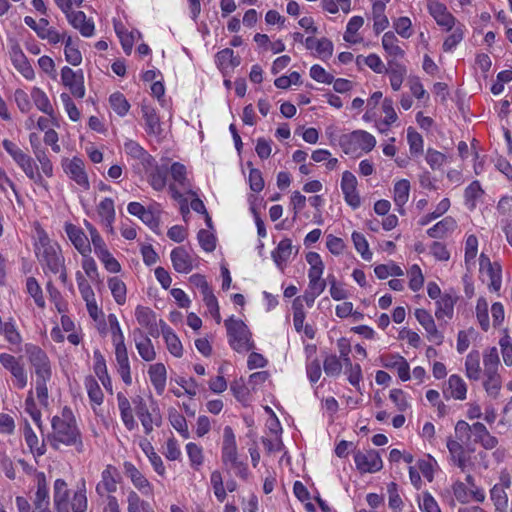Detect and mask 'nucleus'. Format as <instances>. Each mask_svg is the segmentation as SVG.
Wrapping results in <instances>:
<instances>
[{"label":"nucleus","mask_w":512,"mask_h":512,"mask_svg":"<svg viewBox=\"0 0 512 512\" xmlns=\"http://www.w3.org/2000/svg\"><path fill=\"white\" fill-rule=\"evenodd\" d=\"M48 440L54 449H60L61 445L73 446L77 452L84 451L81 433L71 411L64 409L61 416L52 419V433Z\"/></svg>","instance_id":"3"},{"label":"nucleus","mask_w":512,"mask_h":512,"mask_svg":"<svg viewBox=\"0 0 512 512\" xmlns=\"http://www.w3.org/2000/svg\"><path fill=\"white\" fill-rule=\"evenodd\" d=\"M2 144L5 151L12 157V159L18 166H21L24 163L33 159L30 155L25 153L17 144L8 139H4Z\"/></svg>","instance_id":"43"},{"label":"nucleus","mask_w":512,"mask_h":512,"mask_svg":"<svg viewBox=\"0 0 512 512\" xmlns=\"http://www.w3.org/2000/svg\"><path fill=\"white\" fill-rule=\"evenodd\" d=\"M480 353L472 350L465 358V374L468 379L478 381L481 377Z\"/></svg>","instance_id":"34"},{"label":"nucleus","mask_w":512,"mask_h":512,"mask_svg":"<svg viewBox=\"0 0 512 512\" xmlns=\"http://www.w3.org/2000/svg\"><path fill=\"white\" fill-rule=\"evenodd\" d=\"M135 317L139 325L148 330L149 335L152 337L159 336L156 314L149 307L137 306L135 310Z\"/></svg>","instance_id":"24"},{"label":"nucleus","mask_w":512,"mask_h":512,"mask_svg":"<svg viewBox=\"0 0 512 512\" xmlns=\"http://www.w3.org/2000/svg\"><path fill=\"white\" fill-rule=\"evenodd\" d=\"M112 109L119 115L125 116L130 108L127 99L121 93H114L109 98Z\"/></svg>","instance_id":"64"},{"label":"nucleus","mask_w":512,"mask_h":512,"mask_svg":"<svg viewBox=\"0 0 512 512\" xmlns=\"http://www.w3.org/2000/svg\"><path fill=\"white\" fill-rule=\"evenodd\" d=\"M382 47L385 52L393 58H402L404 50L399 46V40L391 31L386 32L382 37Z\"/></svg>","instance_id":"39"},{"label":"nucleus","mask_w":512,"mask_h":512,"mask_svg":"<svg viewBox=\"0 0 512 512\" xmlns=\"http://www.w3.org/2000/svg\"><path fill=\"white\" fill-rule=\"evenodd\" d=\"M381 364L387 369H396L402 381L410 379V367L406 359L399 354H388L381 357Z\"/></svg>","instance_id":"21"},{"label":"nucleus","mask_w":512,"mask_h":512,"mask_svg":"<svg viewBox=\"0 0 512 512\" xmlns=\"http://www.w3.org/2000/svg\"><path fill=\"white\" fill-rule=\"evenodd\" d=\"M293 252V245L290 239H283L279 242L275 251L272 252V257L278 266L286 263Z\"/></svg>","instance_id":"44"},{"label":"nucleus","mask_w":512,"mask_h":512,"mask_svg":"<svg viewBox=\"0 0 512 512\" xmlns=\"http://www.w3.org/2000/svg\"><path fill=\"white\" fill-rule=\"evenodd\" d=\"M135 345L140 357L144 361L150 362L156 358V352L149 337L142 336L140 339H136Z\"/></svg>","instance_id":"45"},{"label":"nucleus","mask_w":512,"mask_h":512,"mask_svg":"<svg viewBox=\"0 0 512 512\" xmlns=\"http://www.w3.org/2000/svg\"><path fill=\"white\" fill-rule=\"evenodd\" d=\"M36 482V491L32 499L34 512H52L50 510L48 483L43 472L36 473Z\"/></svg>","instance_id":"13"},{"label":"nucleus","mask_w":512,"mask_h":512,"mask_svg":"<svg viewBox=\"0 0 512 512\" xmlns=\"http://www.w3.org/2000/svg\"><path fill=\"white\" fill-rule=\"evenodd\" d=\"M141 113L145 121V131L147 132V134L153 136L161 135L162 127L160 118L157 115L156 110L147 104H142Z\"/></svg>","instance_id":"28"},{"label":"nucleus","mask_w":512,"mask_h":512,"mask_svg":"<svg viewBox=\"0 0 512 512\" xmlns=\"http://www.w3.org/2000/svg\"><path fill=\"white\" fill-rule=\"evenodd\" d=\"M352 241L355 249L361 254L364 260L369 261L372 259V252L370 251L368 242L363 234L354 232L352 234Z\"/></svg>","instance_id":"63"},{"label":"nucleus","mask_w":512,"mask_h":512,"mask_svg":"<svg viewBox=\"0 0 512 512\" xmlns=\"http://www.w3.org/2000/svg\"><path fill=\"white\" fill-rule=\"evenodd\" d=\"M487 433H489L488 429L481 422L469 425L466 421L460 420L456 423V439L449 438L447 440V448L453 464L462 472L472 464L469 455L470 452L474 451L473 448H470L471 438L473 437V443H477Z\"/></svg>","instance_id":"1"},{"label":"nucleus","mask_w":512,"mask_h":512,"mask_svg":"<svg viewBox=\"0 0 512 512\" xmlns=\"http://www.w3.org/2000/svg\"><path fill=\"white\" fill-rule=\"evenodd\" d=\"M115 358L117 363V370L123 382L127 385L131 384V370L126 345L115 347Z\"/></svg>","instance_id":"30"},{"label":"nucleus","mask_w":512,"mask_h":512,"mask_svg":"<svg viewBox=\"0 0 512 512\" xmlns=\"http://www.w3.org/2000/svg\"><path fill=\"white\" fill-rule=\"evenodd\" d=\"M166 173L167 168L165 167H156L148 176V181L153 189L157 191H161L166 186Z\"/></svg>","instance_id":"60"},{"label":"nucleus","mask_w":512,"mask_h":512,"mask_svg":"<svg viewBox=\"0 0 512 512\" xmlns=\"http://www.w3.org/2000/svg\"><path fill=\"white\" fill-rule=\"evenodd\" d=\"M484 191L481 188L479 181H473L466 189H465V200L466 205L470 210L476 207V201L482 197Z\"/></svg>","instance_id":"58"},{"label":"nucleus","mask_w":512,"mask_h":512,"mask_svg":"<svg viewBox=\"0 0 512 512\" xmlns=\"http://www.w3.org/2000/svg\"><path fill=\"white\" fill-rule=\"evenodd\" d=\"M97 215L101 224L106 228L107 232L113 234V223L115 220V206L111 198H104L97 205Z\"/></svg>","instance_id":"25"},{"label":"nucleus","mask_w":512,"mask_h":512,"mask_svg":"<svg viewBox=\"0 0 512 512\" xmlns=\"http://www.w3.org/2000/svg\"><path fill=\"white\" fill-rule=\"evenodd\" d=\"M354 462L360 473H375L382 469L383 462L376 450L356 451Z\"/></svg>","instance_id":"11"},{"label":"nucleus","mask_w":512,"mask_h":512,"mask_svg":"<svg viewBox=\"0 0 512 512\" xmlns=\"http://www.w3.org/2000/svg\"><path fill=\"white\" fill-rule=\"evenodd\" d=\"M451 489H452L453 496L459 503L467 504L471 500H473L471 491L469 490L468 486L464 482H462L460 480L455 481L452 484Z\"/></svg>","instance_id":"59"},{"label":"nucleus","mask_w":512,"mask_h":512,"mask_svg":"<svg viewBox=\"0 0 512 512\" xmlns=\"http://www.w3.org/2000/svg\"><path fill=\"white\" fill-rule=\"evenodd\" d=\"M61 81L71 94L77 98L85 96L84 76L82 70L74 71L70 67L65 66L61 69Z\"/></svg>","instance_id":"15"},{"label":"nucleus","mask_w":512,"mask_h":512,"mask_svg":"<svg viewBox=\"0 0 512 512\" xmlns=\"http://www.w3.org/2000/svg\"><path fill=\"white\" fill-rule=\"evenodd\" d=\"M364 19L361 16H353L347 23L346 31L344 33V40L351 44H358L363 41V38L357 33L363 26Z\"/></svg>","instance_id":"38"},{"label":"nucleus","mask_w":512,"mask_h":512,"mask_svg":"<svg viewBox=\"0 0 512 512\" xmlns=\"http://www.w3.org/2000/svg\"><path fill=\"white\" fill-rule=\"evenodd\" d=\"M456 227L457 223L455 219L447 216L429 228L427 230V235L431 238L440 239L445 237L448 233L453 232Z\"/></svg>","instance_id":"36"},{"label":"nucleus","mask_w":512,"mask_h":512,"mask_svg":"<svg viewBox=\"0 0 512 512\" xmlns=\"http://www.w3.org/2000/svg\"><path fill=\"white\" fill-rule=\"evenodd\" d=\"M31 98H32L35 106L41 112L53 117L54 109L49 101L48 96L42 89H40L38 87H33L31 90Z\"/></svg>","instance_id":"41"},{"label":"nucleus","mask_w":512,"mask_h":512,"mask_svg":"<svg viewBox=\"0 0 512 512\" xmlns=\"http://www.w3.org/2000/svg\"><path fill=\"white\" fill-rule=\"evenodd\" d=\"M353 141L364 151H371L376 145L375 137L366 131H355L352 133Z\"/></svg>","instance_id":"53"},{"label":"nucleus","mask_w":512,"mask_h":512,"mask_svg":"<svg viewBox=\"0 0 512 512\" xmlns=\"http://www.w3.org/2000/svg\"><path fill=\"white\" fill-rule=\"evenodd\" d=\"M216 59L221 69L235 68L240 64V58L234 55L232 49L226 48L217 53Z\"/></svg>","instance_id":"49"},{"label":"nucleus","mask_w":512,"mask_h":512,"mask_svg":"<svg viewBox=\"0 0 512 512\" xmlns=\"http://www.w3.org/2000/svg\"><path fill=\"white\" fill-rule=\"evenodd\" d=\"M444 394L456 400H464L466 399L467 385L459 375L453 374L448 379V386L444 390Z\"/></svg>","instance_id":"32"},{"label":"nucleus","mask_w":512,"mask_h":512,"mask_svg":"<svg viewBox=\"0 0 512 512\" xmlns=\"http://www.w3.org/2000/svg\"><path fill=\"white\" fill-rule=\"evenodd\" d=\"M407 142L409 144L411 156L418 157L423 153V138L412 127L407 129Z\"/></svg>","instance_id":"50"},{"label":"nucleus","mask_w":512,"mask_h":512,"mask_svg":"<svg viewBox=\"0 0 512 512\" xmlns=\"http://www.w3.org/2000/svg\"><path fill=\"white\" fill-rule=\"evenodd\" d=\"M478 252V239L475 235H469L465 242V265L468 270L475 265Z\"/></svg>","instance_id":"52"},{"label":"nucleus","mask_w":512,"mask_h":512,"mask_svg":"<svg viewBox=\"0 0 512 512\" xmlns=\"http://www.w3.org/2000/svg\"><path fill=\"white\" fill-rule=\"evenodd\" d=\"M65 173L84 191L90 188L88 175L85 171V165L82 159L74 157L63 163Z\"/></svg>","instance_id":"14"},{"label":"nucleus","mask_w":512,"mask_h":512,"mask_svg":"<svg viewBox=\"0 0 512 512\" xmlns=\"http://www.w3.org/2000/svg\"><path fill=\"white\" fill-rule=\"evenodd\" d=\"M511 484L512 477L508 470H501L498 476V482L494 484L489 491L495 512H508L509 499L507 490L510 489Z\"/></svg>","instance_id":"9"},{"label":"nucleus","mask_w":512,"mask_h":512,"mask_svg":"<svg viewBox=\"0 0 512 512\" xmlns=\"http://www.w3.org/2000/svg\"><path fill=\"white\" fill-rule=\"evenodd\" d=\"M108 287L117 304L123 305L126 302V285L118 277H112L108 280Z\"/></svg>","instance_id":"48"},{"label":"nucleus","mask_w":512,"mask_h":512,"mask_svg":"<svg viewBox=\"0 0 512 512\" xmlns=\"http://www.w3.org/2000/svg\"><path fill=\"white\" fill-rule=\"evenodd\" d=\"M389 68L386 69V73L389 74L390 85L394 91L400 90L404 77L406 75V68L393 60L388 61Z\"/></svg>","instance_id":"37"},{"label":"nucleus","mask_w":512,"mask_h":512,"mask_svg":"<svg viewBox=\"0 0 512 512\" xmlns=\"http://www.w3.org/2000/svg\"><path fill=\"white\" fill-rule=\"evenodd\" d=\"M225 326L227 329L229 344L235 351L245 353L253 348L251 334L242 320L229 318L225 321Z\"/></svg>","instance_id":"8"},{"label":"nucleus","mask_w":512,"mask_h":512,"mask_svg":"<svg viewBox=\"0 0 512 512\" xmlns=\"http://www.w3.org/2000/svg\"><path fill=\"white\" fill-rule=\"evenodd\" d=\"M170 173L176 185L180 186L183 190L189 189L190 184L186 176V168L183 164L173 163Z\"/></svg>","instance_id":"54"},{"label":"nucleus","mask_w":512,"mask_h":512,"mask_svg":"<svg viewBox=\"0 0 512 512\" xmlns=\"http://www.w3.org/2000/svg\"><path fill=\"white\" fill-rule=\"evenodd\" d=\"M127 512H151V508L136 491L130 490L127 495Z\"/></svg>","instance_id":"47"},{"label":"nucleus","mask_w":512,"mask_h":512,"mask_svg":"<svg viewBox=\"0 0 512 512\" xmlns=\"http://www.w3.org/2000/svg\"><path fill=\"white\" fill-rule=\"evenodd\" d=\"M160 328L168 351L175 357L183 355V346L174 331L162 320H160Z\"/></svg>","instance_id":"31"},{"label":"nucleus","mask_w":512,"mask_h":512,"mask_svg":"<svg viewBox=\"0 0 512 512\" xmlns=\"http://www.w3.org/2000/svg\"><path fill=\"white\" fill-rule=\"evenodd\" d=\"M390 0H373L372 19L373 30L376 35L380 34L389 26V20L385 15L386 4Z\"/></svg>","instance_id":"27"},{"label":"nucleus","mask_w":512,"mask_h":512,"mask_svg":"<svg viewBox=\"0 0 512 512\" xmlns=\"http://www.w3.org/2000/svg\"><path fill=\"white\" fill-rule=\"evenodd\" d=\"M53 505L56 512H86L88 500L85 480H81L71 497L65 480L56 479L53 486Z\"/></svg>","instance_id":"4"},{"label":"nucleus","mask_w":512,"mask_h":512,"mask_svg":"<svg viewBox=\"0 0 512 512\" xmlns=\"http://www.w3.org/2000/svg\"><path fill=\"white\" fill-rule=\"evenodd\" d=\"M171 261L173 268L178 273L187 274L193 269V259L183 247H177L172 250Z\"/></svg>","instance_id":"29"},{"label":"nucleus","mask_w":512,"mask_h":512,"mask_svg":"<svg viewBox=\"0 0 512 512\" xmlns=\"http://www.w3.org/2000/svg\"><path fill=\"white\" fill-rule=\"evenodd\" d=\"M293 493L300 502L304 503L307 512H317L316 506L310 501V492L302 482L295 481Z\"/></svg>","instance_id":"46"},{"label":"nucleus","mask_w":512,"mask_h":512,"mask_svg":"<svg viewBox=\"0 0 512 512\" xmlns=\"http://www.w3.org/2000/svg\"><path fill=\"white\" fill-rule=\"evenodd\" d=\"M415 317L427 332V338L429 339V341L434 342L437 345H440L444 337L438 331L431 314L425 309H416Z\"/></svg>","instance_id":"19"},{"label":"nucleus","mask_w":512,"mask_h":512,"mask_svg":"<svg viewBox=\"0 0 512 512\" xmlns=\"http://www.w3.org/2000/svg\"><path fill=\"white\" fill-rule=\"evenodd\" d=\"M427 7L429 13L439 26L445 28L447 31L453 29L456 23V18L448 12L445 5L436 0H428Z\"/></svg>","instance_id":"16"},{"label":"nucleus","mask_w":512,"mask_h":512,"mask_svg":"<svg viewBox=\"0 0 512 512\" xmlns=\"http://www.w3.org/2000/svg\"><path fill=\"white\" fill-rule=\"evenodd\" d=\"M124 149L128 155L135 159L142 161H149L151 159V156L146 152V150L134 140H127L124 143Z\"/></svg>","instance_id":"61"},{"label":"nucleus","mask_w":512,"mask_h":512,"mask_svg":"<svg viewBox=\"0 0 512 512\" xmlns=\"http://www.w3.org/2000/svg\"><path fill=\"white\" fill-rule=\"evenodd\" d=\"M306 370L311 383H316L320 378V364L318 349L315 344L305 345Z\"/></svg>","instance_id":"26"},{"label":"nucleus","mask_w":512,"mask_h":512,"mask_svg":"<svg viewBox=\"0 0 512 512\" xmlns=\"http://www.w3.org/2000/svg\"><path fill=\"white\" fill-rule=\"evenodd\" d=\"M410 183L406 179H402L394 185V202L399 207V212L403 213V206L409 199Z\"/></svg>","instance_id":"42"},{"label":"nucleus","mask_w":512,"mask_h":512,"mask_svg":"<svg viewBox=\"0 0 512 512\" xmlns=\"http://www.w3.org/2000/svg\"><path fill=\"white\" fill-rule=\"evenodd\" d=\"M483 276H487L489 283L488 288L490 291L498 292L501 288L502 278H501V268L498 264L495 263V266L490 269L481 272Z\"/></svg>","instance_id":"56"},{"label":"nucleus","mask_w":512,"mask_h":512,"mask_svg":"<svg viewBox=\"0 0 512 512\" xmlns=\"http://www.w3.org/2000/svg\"><path fill=\"white\" fill-rule=\"evenodd\" d=\"M356 186V177L351 172L345 171L342 175L341 188L346 202L354 209L358 208L361 204L360 196L357 193Z\"/></svg>","instance_id":"20"},{"label":"nucleus","mask_w":512,"mask_h":512,"mask_svg":"<svg viewBox=\"0 0 512 512\" xmlns=\"http://www.w3.org/2000/svg\"><path fill=\"white\" fill-rule=\"evenodd\" d=\"M0 364L11 373L13 383L18 389L26 387L28 376L24 365L16 357L8 353H1Z\"/></svg>","instance_id":"10"},{"label":"nucleus","mask_w":512,"mask_h":512,"mask_svg":"<svg viewBox=\"0 0 512 512\" xmlns=\"http://www.w3.org/2000/svg\"><path fill=\"white\" fill-rule=\"evenodd\" d=\"M28 359L35 373V390L39 402L48 405L47 383L52 378V368L47 354L37 346L27 348Z\"/></svg>","instance_id":"5"},{"label":"nucleus","mask_w":512,"mask_h":512,"mask_svg":"<svg viewBox=\"0 0 512 512\" xmlns=\"http://www.w3.org/2000/svg\"><path fill=\"white\" fill-rule=\"evenodd\" d=\"M123 471L133 486L144 496H153L154 488L146 476L131 462H124Z\"/></svg>","instance_id":"12"},{"label":"nucleus","mask_w":512,"mask_h":512,"mask_svg":"<svg viewBox=\"0 0 512 512\" xmlns=\"http://www.w3.org/2000/svg\"><path fill=\"white\" fill-rule=\"evenodd\" d=\"M306 260L311 265V269L309 271L310 289L319 290L320 256L316 252H309L306 255Z\"/></svg>","instance_id":"40"},{"label":"nucleus","mask_w":512,"mask_h":512,"mask_svg":"<svg viewBox=\"0 0 512 512\" xmlns=\"http://www.w3.org/2000/svg\"><path fill=\"white\" fill-rule=\"evenodd\" d=\"M187 455L190 460V465L195 470H199L204 462V455L202 448L195 443H188L186 445Z\"/></svg>","instance_id":"57"},{"label":"nucleus","mask_w":512,"mask_h":512,"mask_svg":"<svg viewBox=\"0 0 512 512\" xmlns=\"http://www.w3.org/2000/svg\"><path fill=\"white\" fill-rule=\"evenodd\" d=\"M456 297L451 294H444L436 301L435 316L438 320L445 318L451 319L453 317L454 305Z\"/></svg>","instance_id":"35"},{"label":"nucleus","mask_w":512,"mask_h":512,"mask_svg":"<svg viewBox=\"0 0 512 512\" xmlns=\"http://www.w3.org/2000/svg\"><path fill=\"white\" fill-rule=\"evenodd\" d=\"M66 18L73 28L77 29L83 37L94 35L95 26L91 19H88L83 11H71Z\"/></svg>","instance_id":"23"},{"label":"nucleus","mask_w":512,"mask_h":512,"mask_svg":"<svg viewBox=\"0 0 512 512\" xmlns=\"http://www.w3.org/2000/svg\"><path fill=\"white\" fill-rule=\"evenodd\" d=\"M119 480L120 474L117 468L107 465L101 473V480L96 485V492L100 496L116 492Z\"/></svg>","instance_id":"18"},{"label":"nucleus","mask_w":512,"mask_h":512,"mask_svg":"<svg viewBox=\"0 0 512 512\" xmlns=\"http://www.w3.org/2000/svg\"><path fill=\"white\" fill-rule=\"evenodd\" d=\"M149 378L158 394H162L167 381V371L162 363H156L149 367Z\"/></svg>","instance_id":"33"},{"label":"nucleus","mask_w":512,"mask_h":512,"mask_svg":"<svg viewBox=\"0 0 512 512\" xmlns=\"http://www.w3.org/2000/svg\"><path fill=\"white\" fill-rule=\"evenodd\" d=\"M19 167L24 172L27 178H29L35 184L45 187V181L43 179V176L39 172L38 166L33 159Z\"/></svg>","instance_id":"55"},{"label":"nucleus","mask_w":512,"mask_h":512,"mask_svg":"<svg viewBox=\"0 0 512 512\" xmlns=\"http://www.w3.org/2000/svg\"><path fill=\"white\" fill-rule=\"evenodd\" d=\"M10 58L15 69L27 80L35 78V72L19 44L14 43L10 48Z\"/></svg>","instance_id":"17"},{"label":"nucleus","mask_w":512,"mask_h":512,"mask_svg":"<svg viewBox=\"0 0 512 512\" xmlns=\"http://www.w3.org/2000/svg\"><path fill=\"white\" fill-rule=\"evenodd\" d=\"M222 462L242 478L247 475V466L239 460L235 435L230 426L223 431Z\"/></svg>","instance_id":"7"},{"label":"nucleus","mask_w":512,"mask_h":512,"mask_svg":"<svg viewBox=\"0 0 512 512\" xmlns=\"http://www.w3.org/2000/svg\"><path fill=\"white\" fill-rule=\"evenodd\" d=\"M85 387L88 393V396L92 402L95 404H101L103 401V393L98 384V382L92 376L86 377L85 379Z\"/></svg>","instance_id":"62"},{"label":"nucleus","mask_w":512,"mask_h":512,"mask_svg":"<svg viewBox=\"0 0 512 512\" xmlns=\"http://www.w3.org/2000/svg\"><path fill=\"white\" fill-rule=\"evenodd\" d=\"M35 254L45 274H59L60 280L67 282L65 259L59 244L52 241L44 230H37Z\"/></svg>","instance_id":"2"},{"label":"nucleus","mask_w":512,"mask_h":512,"mask_svg":"<svg viewBox=\"0 0 512 512\" xmlns=\"http://www.w3.org/2000/svg\"><path fill=\"white\" fill-rule=\"evenodd\" d=\"M65 232L70 241L73 243L74 247L82 256L91 253L92 249L89 239L80 228L71 223H68L65 225Z\"/></svg>","instance_id":"22"},{"label":"nucleus","mask_w":512,"mask_h":512,"mask_svg":"<svg viewBox=\"0 0 512 512\" xmlns=\"http://www.w3.org/2000/svg\"><path fill=\"white\" fill-rule=\"evenodd\" d=\"M483 387L486 392L496 397L501 389V376L498 372L500 367L499 353L496 347H490L483 352Z\"/></svg>","instance_id":"6"},{"label":"nucleus","mask_w":512,"mask_h":512,"mask_svg":"<svg viewBox=\"0 0 512 512\" xmlns=\"http://www.w3.org/2000/svg\"><path fill=\"white\" fill-rule=\"evenodd\" d=\"M114 29L121 42L124 52L126 54H130L134 44L132 33L128 32L121 22H114Z\"/></svg>","instance_id":"51"}]
</instances>
